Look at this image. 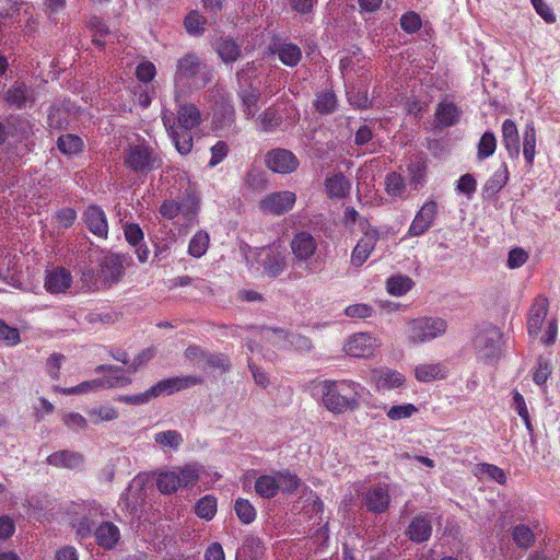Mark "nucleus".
<instances>
[{
	"instance_id": "nucleus-16",
	"label": "nucleus",
	"mask_w": 560,
	"mask_h": 560,
	"mask_svg": "<svg viewBox=\"0 0 560 560\" xmlns=\"http://www.w3.org/2000/svg\"><path fill=\"white\" fill-rule=\"evenodd\" d=\"M266 338L273 346L284 347L285 343L295 350L304 351L312 348L311 340L300 334H287L282 329H269L265 332Z\"/></svg>"
},
{
	"instance_id": "nucleus-60",
	"label": "nucleus",
	"mask_w": 560,
	"mask_h": 560,
	"mask_svg": "<svg viewBox=\"0 0 560 560\" xmlns=\"http://www.w3.org/2000/svg\"><path fill=\"white\" fill-rule=\"evenodd\" d=\"M259 96L256 92H245L242 94V101L244 105V114L247 119L253 118L258 110Z\"/></svg>"
},
{
	"instance_id": "nucleus-46",
	"label": "nucleus",
	"mask_w": 560,
	"mask_h": 560,
	"mask_svg": "<svg viewBox=\"0 0 560 560\" xmlns=\"http://www.w3.org/2000/svg\"><path fill=\"white\" fill-rule=\"evenodd\" d=\"M196 514L205 521H210L217 513V499L212 495H205L195 506Z\"/></svg>"
},
{
	"instance_id": "nucleus-19",
	"label": "nucleus",
	"mask_w": 560,
	"mask_h": 560,
	"mask_svg": "<svg viewBox=\"0 0 560 560\" xmlns=\"http://www.w3.org/2000/svg\"><path fill=\"white\" fill-rule=\"evenodd\" d=\"M549 302L544 296L535 299L528 312L527 329L530 336H537L548 314Z\"/></svg>"
},
{
	"instance_id": "nucleus-21",
	"label": "nucleus",
	"mask_w": 560,
	"mask_h": 560,
	"mask_svg": "<svg viewBox=\"0 0 560 560\" xmlns=\"http://www.w3.org/2000/svg\"><path fill=\"white\" fill-rule=\"evenodd\" d=\"M502 143L511 159H518L521 153L520 133L512 119H505L502 124Z\"/></svg>"
},
{
	"instance_id": "nucleus-55",
	"label": "nucleus",
	"mask_w": 560,
	"mask_h": 560,
	"mask_svg": "<svg viewBox=\"0 0 560 560\" xmlns=\"http://www.w3.org/2000/svg\"><path fill=\"white\" fill-rule=\"evenodd\" d=\"M89 27L93 31V43L97 46H104L102 37L108 34V27L98 16H92L89 20Z\"/></svg>"
},
{
	"instance_id": "nucleus-3",
	"label": "nucleus",
	"mask_w": 560,
	"mask_h": 560,
	"mask_svg": "<svg viewBox=\"0 0 560 560\" xmlns=\"http://www.w3.org/2000/svg\"><path fill=\"white\" fill-rule=\"evenodd\" d=\"M210 81L208 68L195 54H187L177 61L174 73L175 101L179 102L182 94L188 89H199Z\"/></svg>"
},
{
	"instance_id": "nucleus-45",
	"label": "nucleus",
	"mask_w": 560,
	"mask_h": 560,
	"mask_svg": "<svg viewBox=\"0 0 560 560\" xmlns=\"http://www.w3.org/2000/svg\"><path fill=\"white\" fill-rule=\"evenodd\" d=\"M497 149V138L493 132H485L477 145V158L485 160L493 155Z\"/></svg>"
},
{
	"instance_id": "nucleus-52",
	"label": "nucleus",
	"mask_w": 560,
	"mask_h": 560,
	"mask_svg": "<svg viewBox=\"0 0 560 560\" xmlns=\"http://www.w3.org/2000/svg\"><path fill=\"white\" fill-rule=\"evenodd\" d=\"M513 404H514V409L516 410L518 416L523 419V421L526 425V429L528 430L529 433H532L534 431V429H533V424L530 421V416H529L524 397L517 390H514V393H513Z\"/></svg>"
},
{
	"instance_id": "nucleus-42",
	"label": "nucleus",
	"mask_w": 560,
	"mask_h": 560,
	"mask_svg": "<svg viewBox=\"0 0 560 560\" xmlns=\"http://www.w3.org/2000/svg\"><path fill=\"white\" fill-rule=\"evenodd\" d=\"M278 56L282 63L288 67H294L300 62L302 52L299 46L289 43L282 44L279 47Z\"/></svg>"
},
{
	"instance_id": "nucleus-6",
	"label": "nucleus",
	"mask_w": 560,
	"mask_h": 560,
	"mask_svg": "<svg viewBox=\"0 0 560 560\" xmlns=\"http://www.w3.org/2000/svg\"><path fill=\"white\" fill-rule=\"evenodd\" d=\"M66 513L71 516V522H79V525H114L109 513L96 502L71 503Z\"/></svg>"
},
{
	"instance_id": "nucleus-22",
	"label": "nucleus",
	"mask_w": 560,
	"mask_h": 560,
	"mask_svg": "<svg viewBox=\"0 0 560 560\" xmlns=\"http://www.w3.org/2000/svg\"><path fill=\"white\" fill-rule=\"evenodd\" d=\"M144 499L145 493L141 482L133 480L121 497V504L131 515H137L144 502Z\"/></svg>"
},
{
	"instance_id": "nucleus-34",
	"label": "nucleus",
	"mask_w": 560,
	"mask_h": 560,
	"mask_svg": "<svg viewBox=\"0 0 560 560\" xmlns=\"http://www.w3.org/2000/svg\"><path fill=\"white\" fill-rule=\"evenodd\" d=\"M415 282L408 276L397 275L387 279L386 290L390 295L401 296L409 292Z\"/></svg>"
},
{
	"instance_id": "nucleus-24",
	"label": "nucleus",
	"mask_w": 560,
	"mask_h": 560,
	"mask_svg": "<svg viewBox=\"0 0 560 560\" xmlns=\"http://www.w3.org/2000/svg\"><path fill=\"white\" fill-rule=\"evenodd\" d=\"M372 380L378 389H393L405 383L401 373L390 369H378L372 372Z\"/></svg>"
},
{
	"instance_id": "nucleus-31",
	"label": "nucleus",
	"mask_w": 560,
	"mask_h": 560,
	"mask_svg": "<svg viewBox=\"0 0 560 560\" xmlns=\"http://www.w3.org/2000/svg\"><path fill=\"white\" fill-rule=\"evenodd\" d=\"M537 133L534 122L526 124L523 131V155L528 165H533L536 155Z\"/></svg>"
},
{
	"instance_id": "nucleus-8",
	"label": "nucleus",
	"mask_w": 560,
	"mask_h": 560,
	"mask_svg": "<svg viewBox=\"0 0 560 560\" xmlns=\"http://www.w3.org/2000/svg\"><path fill=\"white\" fill-rule=\"evenodd\" d=\"M381 347L377 337L369 332H357L350 336L343 345V351L347 355L353 358H370L375 354Z\"/></svg>"
},
{
	"instance_id": "nucleus-14",
	"label": "nucleus",
	"mask_w": 560,
	"mask_h": 560,
	"mask_svg": "<svg viewBox=\"0 0 560 560\" xmlns=\"http://www.w3.org/2000/svg\"><path fill=\"white\" fill-rule=\"evenodd\" d=\"M364 505L372 513H384L390 504L389 485L377 483L366 490Z\"/></svg>"
},
{
	"instance_id": "nucleus-32",
	"label": "nucleus",
	"mask_w": 560,
	"mask_h": 560,
	"mask_svg": "<svg viewBox=\"0 0 560 560\" xmlns=\"http://www.w3.org/2000/svg\"><path fill=\"white\" fill-rule=\"evenodd\" d=\"M327 194L331 198H343L350 190V183L342 174H335L325 180Z\"/></svg>"
},
{
	"instance_id": "nucleus-59",
	"label": "nucleus",
	"mask_w": 560,
	"mask_h": 560,
	"mask_svg": "<svg viewBox=\"0 0 560 560\" xmlns=\"http://www.w3.org/2000/svg\"><path fill=\"white\" fill-rule=\"evenodd\" d=\"M477 189V182L471 174H465L459 177L456 184V190L459 194L466 195L470 198Z\"/></svg>"
},
{
	"instance_id": "nucleus-11",
	"label": "nucleus",
	"mask_w": 560,
	"mask_h": 560,
	"mask_svg": "<svg viewBox=\"0 0 560 560\" xmlns=\"http://www.w3.org/2000/svg\"><path fill=\"white\" fill-rule=\"evenodd\" d=\"M202 378L199 376H175L162 380L155 385L151 386V394L156 398L163 394L171 395L182 389L189 388L195 385L202 383Z\"/></svg>"
},
{
	"instance_id": "nucleus-35",
	"label": "nucleus",
	"mask_w": 560,
	"mask_h": 560,
	"mask_svg": "<svg viewBox=\"0 0 560 560\" xmlns=\"http://www.w3.org/2000/svg\"><path fill=\"white\" fill-rule=\"evenodd\" d=\"M256 492L264 498H273L280 490L277 474L275 476H260L255 482Z\"/></svg>"
},
{
	"instance_id": "nucleus-12",
	"label": "nucleus",
	"mask_w": 560,
	"mask_h": 560,
	"mask_svg": "<svg viewBox=\"0 0 560 560\" xmlns=\"http://www.w3.org/2000/svg\"><path fill=\"white\" fill-rule=\"evenodd\" d=\"M291 252L299 262L311 260L317 253L318 244L315 237L308 232L296 233L291 241Z\"/></svg>"
},
{
	"instance_id": "nucleus-13",
	"label": "nucleus",
	"mask_w": 560,
	"mask_h": 560,
	"mask_svg": "<svg viewBox=\"0 0 560 560\" xmlns=\"http://www.w3.org/2000/svg\"><path fill=\"white\" fill-rule=\"evenodd\" d=\"M267 166L275 173L289 174L299 166L296 156L285 149H273L266 155Z\"/></svg>"
},
{
	"instance_id": "nucleus-36",
	"label": "nucleus",
	"mask_w": 560,
	"mask_h": 560,
	"mask_svg": "<svg viewBox=\"0 0 560 560\" xmlns=\"http://www.w3.org/2000/svg\"><path fill=\"white\" fill-rule=\"evenodd\" d=\"M282 122V116L278 107L267 108L257 119V126L262 131H271Z\"/></svg>"
},
{
	"instance_id": "nucleus-25",
	"label": "nucleus",
	"mask_w": 560,
	"mask_h": 560,
	"mask_svg": "<svg viewBox=\"0 0 560 560\" xmlns=\"http://www.w3.org/2000/svg\"><path fill=\"white\" fill-rule=\"evenodd\" d=\"M447 374L448 371L442 363H423L415 368V376L422 383L444 380Z\"/></svg>"
},
{
	"instance_id": "nucleus-29",
	"label": "nucleus",
	"mask_w": 560,
	"mask_h": 560,
	"mask_svg": "<svg viewBox=\"0 0 560 560\" xmlns=\"http://www.w3.org/2000/svg\"><path fill=\"white\" fill-rule=\"evenodd\" d=\"M472 474L479 480L489 479L500 485L506 482V475L504 470L493 464L481 463L474 467Z\"/></svg>"
},
{
	"instance_id": "nucleus-23",
	"label": "nucleus",
	"mask_w": 560,
	"mask_h": 560,
	"mask_svg": "<svg viewBox=\"0 0 560 560\" xmlns=\"http://www.w3.org/2000/svg\"><path fill=\"white\" fill-rule=\"evenodd\" d=\"M88 229L100 237H106L108 233V224L104 211L95 206H91L84 213Z\"/></svg>"
},
{
	"instance_id": "nucleus-26",
	"label": "nucleus",
	"mask_w": 560,
	"mask_h": 560,
	"mask_svg": "<svg viewBox=\"0 0 560 560\" xmlns=\"http://www.w3.org/2000/svg\"><path fill=\"white\" fill-rule=\"evenodd\" d=\"M215 51L220 59L225 63L236 61L241 57L240 45L230 37H221L214 45Z\"/></svg>"
},
{
	"instance_id": "nucleus-1",
	"label": "nucleus",
	"mask_w": 560,
	"mask_h": 560,
	"mask_svg": "<svg viewBox=\"0 0 560 560\" xmlns=\"http://www.w3.org/2000/svg\"><path fill=\"white\" fill-rule=\"evenodd\" d=\"M163 125L180 154H188L192 149L191 129L199 126L201 115L194 104H182L177 116L172 110L162 112Z\"/></svg>"
},
{
	"instance_id": "nucleus-40",
	"label": "nucleus",
	"mask_w": 560,
	"mask_h": 560,
	"mask_svg": "<svg viewBox=\"0 0 560 560\" xmlns=\"http://www.w3.org/2000/svg\"><path fill=\"white\" fill-rule=\"evenodd\" d=\"M209 244V234L205 231H198L189 242L188 254L195 258H200L207 253Z\"/></svg>"
},
{
	"instance_id": "nucleus-41",
	"label": "nucleus",
	"mask_w": 560,
	"mask_h": 560,
	"mask_svg": "<svg viewBox=\"0 0 560 560\" xmlns=\"http://www.w3.org/2000/svg\"><path fill=\"white\" fill-rule=\"evenodd\" d=\"M57 145L63 154L72 155L82 151L83 141L75 135L67 133L58 138Z\"/></svg>"
},
{
	"instance_id": "nucleus-43",
	"label": "nucleus",
	"mask_w": 560,
	"mask_h": 560,
	"mask_svg": "<svg viewBox=\"0 0 560 560\" xmlns=\"http://www.w3.org/2000/svg\"><path fill=\"white\" fill-rule=\"evenodd\" d=\"M385 190L388 196L401 198L406 191L405 179L401 175L393 172L385 177Z\"/></svg>"
},
{
	"instance_id": "nucleus-54",
	"label": "nucleus",
	"mask_w": 560,
	"mask_h": 560,
	"mask_svg": "<svg viewBox=\"0 0 560 560\" xmlns=\"http://www.w3.org/2000/svg\"><path fill=\"white\" fill-rule=\"evenodd\" d=\"M277 479L280 490L283 492L292 493L301 486L300 478L290 472H277Z\"/></svg>"
},
{
	"instance_id": "nucleus-61",
	"label": "nucleus",
	"mask_w": 560,
	"mask_h": 560,
	"mask_svg": "<svg viewBox=\"0 0 560 560\" xmlns=\"http://www.w3.org/2000/svg\"><path fill=\"white\" fill-rule=\"evenodd\" d=\"M550 374H551V365H550L549 361L540 358L538 360L537 368L535 369V371L533 373L534 382L537 385L541 386L547 382Z\"/></svg>"
},
{
	"instance_id": "nucleus-39",
	"label": "nucleus",
	"mask_w": 560,
	"mask_h": 560,
	"mask_svg": "<svg viewBox=\"0 0 560 560\" xmlns=\"http://www.w3.org/2000/svg\"><path fill=\"white\" fill-rule=\"evenodd\" d=\"M156 486L158 489L164 494H170L177 491L180 486L176 470L160 472L156 478Z\"/></svg>"
},
{
	"instance_id": "nucleus-7",
	"label": "nucleus",
	"mask_w": 560,
	"mask_h": 560,
	"mask_svg": "<svg viewBox=\"0 0 560 560\" xmlns=\"http://www.w3.org/2000/svg\"><path fill=\"white\" fill-rule=\"evenodd\" d=\"M359 224L363 235L355 244L350 256V264L357 268L366 262L380 240L378 230L371 226L366 220H360Z\"/></svg>"
},
{
	"instance_id": "nucleus-37",
	"label": "nucleus",
	"mask_w": 560,
	"mask_h": 560,
	"mask_svg": "<svg viewBox=\"0 0 560 560\" xmlns=\"http://www.w3.org/2000/svg\"><path fill=\"white\" fill-rule=\"evenodd\" d=\"M180 488L192 487L202 472V467L198 464H187L176 470Z\"/></svg>"
},
{
	"instance_id": "nucleus-30",
	"label": "nucleus",
	"mask_w": 560,
	"mask_h": 560,
	"mask_svg": "<svg viewBox=\"0 0 560 560\" xmlns=\"http://www.w3.org/2000/svg\"><path fill=\"white\" fill-rule=\"evenodd\" d=\"M4 101L10 107L23 108L30 101L28 90L23 83H15L8 89Z\"/></svg>"
},
{
	"instance_id": "nucleus-57",
	"label": "nucleus",
	"mask_w": 560,
	"mask_h": 560,
	"mask_svg": "<svg viewBox=\"0 0 560 560\" xmlns=\"http://www.w3.org/2000/svg\"><path fill=\"white\" fill-rule=\"evenodd\" d=\"M206 19L196 11L190 12L185 19V27L191 35H199L203 32Z\"/></svg>"
},
{
	"instance_id": "nucleus-44",
	"label": "nucleus",
	"mask_w": 560,
	"mask_h": 560,
	"mask_svg": "<svg viewBox=\"0 0 560 560\" xmlns=\"http://www.w3.org/2000/svg\"><path fill=\"white\" fill-rule=\"evenodd\" d=\"M509 180V170L506 164H502L500 168H498L493 175L486 183V190L491 194H497L500 191Z\"/></svg>"
},
{
	"instance_id": "nucleus-47",
	"label": "nucleus",
	"mask_w": 560,
	"mask_h": 560,
	"mask_svg": "<svg viewBox=\"0 0 560 560\" xmlns=\"http://www.w3.org/2000/svg\"><path fill=\"white\" fill-rule=\"evenodd\" d=\"M102 275L110 283L119 281L124 275L122 262L119 257L107 260L103 265Z\"/></svg>"
},
{
	"instance_id": "nucleus-50",
	"label": "nucleus",
	"mask_w": 560,
	"mask_h": 560,
	"mask_svg": "<svg viewBox=\"0 0 560 560\" xmlns=\"http://www.w3.org/2000/svg\"><path fill=\"white\" fill-rule=\"evenodd\" d=\"M0 341L9 347L16 346L21 341L19 329L9 326L4 320L0 319Z\"/></svg>"
},
{
	"instance_id": "nucleus-5",
	"label": "nucleus",
	"mask_w": 560,
	"mask_h": 560,
	"mask_svg": "<svg viewBox=\"0 0 560 560\" xmlns=\"http://www.w3.org/2000/svg\"><path fill=\"white\" fill-rule=\"evenodd\" d=\"M125 164L137 173L147 174L159 166V158L154 150L142 140L131 143L126 149Z\"/></svg>"
},
{
	"instance_id": "nucleus-17",
	"label": "nucleus",
	"mask_w": 560,
	"mask_h": 560,
	"mask_svg": "<svg viewBox=\"0 0 560 560\" xmlns=\"http://www.w3.org/2000/svg\"><path fill=\"white\" fill-rule=\"evenodd\" d=\"M95 372L104 374L103 377H98L102 389L126 387L131 383V378L119 366L100 365L95 369Z\"/></svg>"
},
{
	"instance_id": "nucleus-20",
	"label": "nucleus",
	"mask_w": 560,
	"mask_h": 560,
	"mask_svg": "<svg viewBox=\"0 0 560 560\" xmlns=\"http://www.w3.org/2000/svg\"><path fill=\"white\" fill-rule=\"evenodd\" d=\"M47 463L57 468L80 469L84 463V457L81 453L63 450L49 455Z\"/></svg>"
},
{
	"instance_id": "nucleus-28",
	"label": "nucleus",
	"mask_w": 560,
	"mask_h": 560,
	"mask_svg": "<svg viewBox=\"0 0 560 560\" xmlns=\"http://www.w3.org/2000/svg\"><path fill=\"white\" fill-rule=\"evenodd\" d=\"M34 135V125L23 117H15L9 121L7 136L18 141L30 139Z\"/></svg>"
},
{
	"instance_id": "nucleus-62",
	"label": "nucleus",
	"mask_w": 560,
	"mask_h": 560,
	"mask_svg": "<svg viewBox=\"0 0 560 560\" xmlns=\"http://www.w3.org/2000/svg\"><path fill=\"white\" fill-rule=\"evenodd\" d=\"M124 234L127 242L132 246H138L143 241V232L136 223L125 224Z\"/></svg>"
},
{
	"instance_id": "nucleus-51",
	"label": "nucleus",
	"mask_w": 560,
	"mask_h": 560,
	"mask_svg": "<svg viewBox=\"0 0 560 560\" xmlns=\"http://www.w3.org/2000/svg\"><path fill=\"white\" fill-rule=\"evenodd\" d=\"M346 316L354 319H366L374 314L372 305L366 303H358L349 305L345 308Z\"/></svg>"
},
{
	"instance_id": "nucleus-18",
	"label": "nucleus",
	"mask_w": 560,
	"mask_h": 560,
	"mask_svg": "<svg viewBox=\"0 0 560 560\" xmlns=\"http://www.w3.org/2000/svg\"><path fill=\"white\" fill-rule=\"evenodd\" d=\"M72 284V276L65 268H55L47 271L44 287L51 294L66 293Z\"/></svg>"
},
{
	"instance_id": "nucleus-64",
	"label": "nucleus",
	"mask_w": 560,
	"mask_h": 560,
	"mask_svg": "<svg viewBox=\"0 0 560 560\" xmlns=\"http://www.w3.org/2000/svg\"><path fill=\"white\" fill-rule=\"evenodd\" d=\"M400 26L408 33H413L421 27V19L415 12H408L400 19Z\"/></svg>"
},
{
	"instance_id": "nucleus-2",
	"label": "nucleus",
	"mask_w": 560,
	"mask_h": 560,
	"mask_svg": "<svg viewBox=\"0 0 560 560\" xmlns=\"http://www.w3.org/2000/svg\"><path fill=\"white\" fill-rule=\"evenodd\" d=\"M364 387L351 380L329 381L320 383L323 405L332 413L355 411L360 408Z\"/></svg>"
},
{
	"instance_id": "nucleus-58",
	"label": "nucleus",
	"mask_w": 560,
	"mask_h": 560,
	"mask_svg": "<svg viewBox=\"0 0 560 560\" xmlns=\"http://www.w3.org/2000/svg\"><path fill=\"white\" fill-rule=\"evenodd\" d=\"M512 536L515 544L521 548H528L535 540L530 527H514Z\"/></svg>"
},
{
	"instance_id": "nucleus-4",
	"label": "nucleus",
	"mask_w": 560,
	"mask_h": 560,
	"mask_svg": "<svg viewBox=\"0 0 560 560\" xmlns=\"http://www.w3.org/2000/svg\"><path fill=\"white\" fill-rule=\"evenodd\" d=\"M446 329L442 318L420 317L408 322L407 339L411 345H420L442 336Z\"/></svg>"
},
{
	"instance_id": "nucleus-27",
	"label": "nucleus",
	"mask_w": 560,
	"mask_h": 560,
	"mask_svg": "<svg viewBox=\"0 0 560 560\" xmlns=\"http://www.w3.org/2000/svg\"><path fill=\"white\" fill-rule=\"evenodd\" d=\"M462 110L452 102H441L435 110V118L440 126L450 127L458 122Z\"/></svg>"
},
{
	"instance_id": "nucleus-53",
	"label": "nucleus",
	"mask_w": 560,
	"mask_h": 560,
	"mask_svg": "<svg viewBox=\"0 0 560 560\" xmlns=\"http://www.w3.org/2000/svg\"><path fill=\"white\" fill-rule=\"evenodd\" d=\"M235 512L241 520V522L245 524H249L254 522L256 516V511L254 506L249 503L248 500L238 499L235 502Z\"/></svg>"
},
{
	"instance_id": "nucleus-9",
	"label": "nucleus",
	"mask_w": 560,
	"mask_h": 560,
	"mask_svg": "<svg viewBox=\"0 0 560 560\" xmlns=\"http://www.w3.org/2000/svg\"><path fill=\"white\" fill-rule=\"evenodd\" d=\"M296 201L294 192L284 190L271 192L259 201V208L266 213L281 215L290 211Z\"/></svg>"
},
{
	"instance_id": "nucleus-38",
	"label": "nucleus",
	"mask_w": 560,
	"mask_h": 560,
	"mask_svg": "<svg viewBox=\"0 0 560 560\" xmlns=\"http://www.w3.org/2000/svg\"><path fill=\"white\" fill-rule=\"evenodd\" d=\"M94 536L96 542L105 549H112L120 537L118 527H95Z\"/></svg>"
},
{
	"instance_id": "nucleus-48",
	"label": "nucleus",
	"mask_w": 560,
	"mask_h": 560,
	"mask_svg": "<svg viewBox=\"0 0 560 560\" xmlns=\"http://www.w3.org/2000/svg\"><path fill=\"white\" fill-rule=\"evenodd\" d=\"M419 411L418 407L413 404H402L392 406L387 411L386 416L392 421H398L412 417Z\"/></svg>"
},
{
	"instance_id": "nucleus-10",
	"label": "nucleus",
	"mask_w": 560,
	"mask_h": 560,
	"mask_svg": "<svg viewBox=\"0 0 560 560\" xmlns=\"http://www.w3.org/2000/svg\"><path fill=\"white\" fill-rule=\"evenodd\" d=\"M438 214V203L433 200L427 201L415 215L407 236L415 237L424 234L434 223Z\"/></svg>"
},
{
	"instance_id": "nucleus-33",
	"label": "nucleus",
	"mask_w": 560,
	"mask_h": 560,
	"mask_svg": "<svg viewBox=\"0 0 560 560\" xmlns=\"http://www.w3.org/2000/svg\"><path fill=\"white\" fill-rule=\"evenodd\" d=\"M154 442L163 450L176 451L183 444L184 439L180 432L166 430L155 433Z\"/></svg>"
},
{
	"instance_id": "nucleus-49",
	"label": "nucleus",
	"mask_w": 560,
	"mask_h": 560,
	"mask_svg": "<svg viewBox=\"0 0 560 560\" xmlns=\"http://www.w3.org/2000/svg\"><path fill=\"white\" fill-rule=\"evenodd\" d=\"M91 421L98 424L104 421H112L118 418V411L112 406H101L89 411Z\"/></svg>"
},
{
	"instance_id": "nucleus-63",
	"label": "nucleus",
	"mask_w": 560,
	"mask_h": 560,
	"mask_svg": "<svg viewBox=\"0 0 560 560\" xmlns=\"http://www.w3.org/2000/svg\"><path fill=\"white\" fill-rule=\"evenodd\" d=\"M527 259L528 254L523 248L516 247L510 250L506 265L511 269L520 268Z\"/></svg>"
},
{
	"instance_id": "nucleus-15",
	"label": "nucleus",
	"mask_w": 560,
	"mask_h": 560,
	"mask_svg": "<svg viewBox=\"0 0 560 560\" xmlns=\"http://www.w3.org/2000/svg\"><path fill=\"white\" fill-rule=\"evenodd\" d=\"M259 257L264 271L270 277L279 276L287 266L284 249L279 246L261 248Z\"/></svg>"
},
{
	"instance_id": "nucleus-56",
	"label": "nucleus",
	"mask_w": 560,
	"mask_h": 560,
	"mask_svg": "<svg viewBox=\"0 0 560 560\" xmlns=\"http://www.w3.org/2000/svg\"><path fill=\"white\" fill-rule=\"evenodd\" d=\"M336 95L332 92H323L317 95L315 101L316 109L322 114H329L336 107Z\"/></svg>"
}]
</instances>
